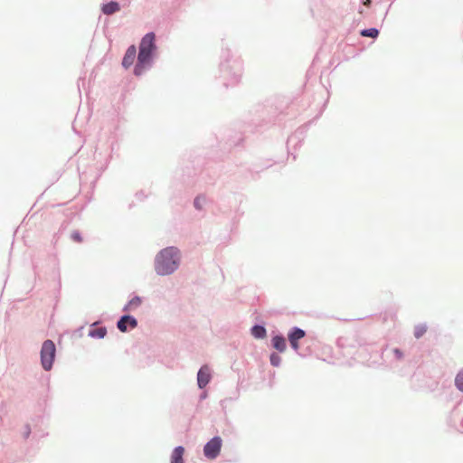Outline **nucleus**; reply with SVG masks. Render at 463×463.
I'll list each match as a JSON object with an SVG mask.
<instances>
[{"label":"nucleus","mask_w":463,"mask_h":463,"mask_svg":"<svg viewBox=\"0 0 463 463\" xmlns=\"http://www.w3.org/2000/svg\"><path fill=\"white\" fill-rule=\"evenodd\" d=\"M179 251L176 248L168 247L162 250L156 259V270L160 275H167L177 269Z\"/></svg>","instance_id":"obj_1"},{"label":"nucleus","mask_w":463,"mask_h":463,"mask_svg":"<svg viewBox=\"0 0 463 463\" xmlns=\"http://www.w3.org/2000/svg\"><path fill=\"white\" fill-rule=\"evenodd\" d=\"M155 34L146 33L141 40L139 52L137 55V63L135 67V74L141 75L151 61L152 52L156 49Z\"/></svg>","instance_id":"obj_2"},{"label":"nucleus","mask_w":463,"mask_h":463,"mask_svg":"<svg viewBox=\"0 0 463 463\" xmlns=\"http://www.w3.org/2000/svg\"><path fill=\"white\" fill-rule=\"evenodd\" d=\"M55 353L56 348L54 343L52 340L44 341L41 349V363L44 370H51Z\"/></svg>","instance_id":"obj_3"},{"label":"nucleus","mask_w":463,"mask_h":463,"mask_svg":"<svg viewBox=\"0 0 463 463\" xmlns=\"http://www.w3.org/2000/svg\"><path fill=\"white\" fill-rule=\"evenodd\" d=\"M222 440L220 437H214L208 441L203 448V454L209 459H214L220 454Z\"/></svg>","instance_id":"obj_4"},{"label":"nucleus","mask_w":463,"mask_h":463,"mask_svg":"<svg viewBox=\"0 0 463 463\" xmlns=\"http://www.w3.org/2000/svg\"><path fill=\"white\" fill-rule=\"evenodd\" d=\"M211 380V370L209 366L203 365L200 368L197 373V383L199 388H204Z\"/></svg>","instance_id":"obj_5"},{"label":"nucleus","mask_w":463,"mask_h":463,"mask_svg":"<svg viewBox=\"0 0 463 463\" xmlns=\"http://www.w3.org/2000/svg\"><path fill=\"white\" fill-rule=\"evenodd\" d=\"M137 326V321L131 316H123L118 322V328L121 332H127L128 327L135 328Z\"/></svg>","instance_id":"obj_6"},{"label":"nucleus","mask_w":463,"mask_h":463,"mask_svg":"<svg viewBox=\"0 0 463 463\" xmlns=\"http://www.w3.org/2000/svg\"><path fill=\"white\" fill-rule=\"evenodd\" d=\"M305 336V332L300 328H295L289 335H288V340L290 342V345L294 350H298V340L303 338Z\"/></svg>","instance_id":"obj_7"},{"label":"nucleus","mask_w":463,"mask_h":463,"mask_svg":"<svg viewBox=\"0 0 463 463\" xmlns=\"http://www.w3.org/2000/svg\"><path fill=\"white\" fill-rule=\"evenodd\" d=\"M136 55H137V49H136L135 45L129 46L125 53L124 58H123L122 65L125 68L130 67L134 63Z\"/></svg>","instance_id":"obj_8"},{"label":"nucleus","mask_w":463,"mask_h":463,"mask_svg":"<svg viewBox=\"0 0 463 463\" xmlns=\"http://www.w3.org/2000/svg\"><path fill=\"white\" fill-rule=\"evenodd\" d=\"M102 12L105 14H112L118 11H119V5L117 2L111 1L106 5H104L101 8Z\"/></svg>","instance_id":"obj_9"},{"label":"nucleus","mask_w":463,"mask_h":463,"mask_svg":"<svg viewBox=\"0 0 463 463\" xmlns=\"http://www.w3.org/2000/svg\"><path fill=\"white\" fill-rule=\"evenodd\" d=\"M184 449L183 447H177L174 449L171 456V463H184L183 455Z\"/></svg>","instance_id":"obj_10"},{"label":"nucleus","mask_w":463,"mask_h":463,"mask_svg":"<svg viewBox=\"0 0 463 463\" xmlns=\"http://www.w3.org/2000/svg\"><path fill=\"white\" fill-rule=\"evenodd\" d=\"M273 347L279 352H284L286 350V340L283 336L277 335L272 339Z\"/></svg>","instance_id":"obj_11"},{"label":"nucleus","mask_w":463,"mask_h":463,"mask_svg":"<svg viewBox=\"0 0 463 463\" xmlns=\"http://www.w3.org/2000/svg\"><path fill=\"white\" fill-rule=\"evenodd\" d=\"M142 303V299L141 298L139 297H134L133 298H131L128 303L126 305V307H124V310L125 311H130V310H134L136 309L137 307H138Z\"/></svg>","instance_id":"obj_12"},{"label":"nucleus","mask_w":463,"mask_h":463,"mask_svg":"<svg viewBox=\"0 0 463 463\" xmlns=\"http://www.w3.org/2000/svg\"><path fill=\"white\" fill-rule=\"evenodd\" d=\"M251 334L256 338H263L266 335V329L261 326H254Z\"/></svg>","instance_id":"obj_13"},{"label":"nucleus","mask_w":463,"mask_h":463,"mask_svg":"<svg viewBox=\"0 0 463 463\" xmlns=\"http://www.w3.org/2000/svg\"><path fill=\"white\" fill-rule=\"evenodd\" d=\"M107 330L105 327H99L90 331V335L92 337L103 338L106 335Z\"/></svg>","instance_id":"obj_14"},{"label":"nucleus","mask_w":463,"mask_h":463,"mask_svg":"<svg viewBox=\"0 0 463 463\" xmlns=\"http://www.w3.org/2000/svg\"><path fill=\"white\" fill-rule=\"evenodd\" d=\"M379 34V31L375 28L364 29L361 32V35L364 37L376 38Z\"/></svg>","instance_id":"obj_15"},{"label":"nucleus","mask_w":463,"mask_h":463,"mask_svg":"<svg viewBox=\"0 0 463 463\" xmlns=\"http://www.w3.org/2000/svg\"><path fill=\"white\" fill-rule=\"evenodd\" d=\"M455 384L459 391L463 392V369L457 374Z\"/></svg>","instance_id":"obj_16"},{"label":"nucleus","mask_w":463,"mask_h":463,"mask_svg":"<svg viewBox=\"0 0 463 463\" xmlns=\"http://www.w3.org/2000/svg\"><path fill=\"white\" fill-rule=\"evenodd\" d=\"M427 331V328L425 326H418L414 329V335L416 338L421 337Z\"/></svg>","instance_id":"obj_17"},{"label":"nucleus","mask_w":463,"mask_h":463,"mask_svg":"<svg viewBox=\"0 0 463 463\" xmlns=\"http://www.w3.org/2000/svg\"><path fill=\"white\" fill-rule=\"evenodd\" d=\"M281 362V357L277 354H271L270 355V364L273 366H279Z\"/></svg>","instance_id":"obj_18"},{"label":"nucleus","mask_w":463,"mask_h":463,"mask_svg":"<svg viewBox=\"0 0 463 463\" xmlns=\"http://www.w3.org/2000/svg\"><path fill=\"white\" fill-rule=\"evenodd\" d=\"M71 239L76 242H81L82 239L80 237V234L78 232H73L71 233Z\"/></svg>","instance_id":"obj_19"},{"label":"nucleus","mask_w":463,"mask_h":463,"mask_svg":"<svg viewBox=\"0 0 463 463\" xmlns=\"http://www.w3.org/2000/svg\"><path fill=\"white\" fill-rule=\"evenodd\" d=\"M201 200H202V198H201V197H197V198L194 200V206H195L197 209H202Z\"/></svg>","instance_id":"obj_20"},{"label":"nucleus","mask_w":463,"mask_h":463,"mask_svg":"<svg viewBox=\"0 0 463 463\" xmlns=\"http://www.w3.org/2000/svg\"><path fill=\"white\" fill-rule=\"evenodd\" d=\"M394 354H396L398 359H401L402 357V353L399 349H395Z\"/></svg>","instance_id":"obj_21"},{"label":"nucleus","mask_w":463,"mask_h":463,"mask_svg":"<svg viewBox=\"0 0 463 463\" xmlns=\"http://www.w3.org/2000/svg\"><path fill=\"white\" fill-rule=\"evenodd\" d=\"M370 4H371V0H365L364 2V5H369Z\"/></svg>","instance_id":"obj_22"}]
</instances>
